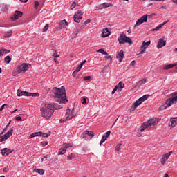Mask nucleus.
Segmentation results:
<instances>
[{"mask_svg":"<svg viewBox=\"0 0 177 177\" xmlns=\"http://www.w3.org/2000/svg\"><path fill=\"white\" fill-rule=\"evenodd\" d=\"M53 93L54 95L55 102H57L60 104H66V103L68 102L66 95V88L64 86H62L61 88H54L53 89Z\"/></svg>","mask_w":177,"mask_h":177,"instance_id":"nucleus-1","label":"nucleus"},{"mask_svg":"<svg viewBox=\"0 0 177 177\" xmlns=\"http://www.w3.org/2000/svg\"><path fill=\"white\" fill-rule=\"evenodd\" d=\"M55 110H57L55 104H46L40 109L41 115L46 120H49Z\"/></svg>","mask_w":177,"mask_h":177,"instance_id":"nucleus-2","label":"nucleus"},{"mask_svg":"<svg viewBox=\"0 0 177 177\" xmlns=\"http://www.w3.org/2000/svg\"><path fill=\"white\" fill-rule=\"evenodd\" d=\"M149 99V95H145L142 97H140L138 100H136L133 104L131 108V110L132 111H135L136 109V107H138L142 104V102H145V100H147Z\"/></svg>","mask_w":177,"mask_h":177,"instance_id":"nucleus-3","label":"nucleus"},{"mask_svg":"<svg viewBox=\"0 0 177 177\" xmlns=\"http://www.w3.org/2000/svg\"><path fill=\"white\" fill-rule=\"evenodd\" d=\"M65 117L66 118L60 119L59 122H64L74 118V117H75V113H74V111L68 109L65 113Z\"/></svg>","mask_w":177,"mask_h":177,"instance_id":"nucleus-4","label":"nucleus"},{"mask_svg":"<svg viewBox=\"0 0 177 177\" xmlns=\"http://www.w3.org/2000/svg\"><path fill=\"white\" fill-rule=\"evenodd\" d=\"M153 16H156L155 13H152L151 15H145L142 17H141L136 23L134 27H138L140 26V24H143V23H146L147 21V17L149 19H151Z\"/></svg>","mask_w":177,"mask_h":177,"instance_id":"nucleus-5","label":"nucleus"},{"mask_svg":"<svg viewBox=\"0 0 177 177\" xmlns=\"http://www.w3.org/2000/svg\"><path fill=\"white\" fill-rule=\"evenodd\" d=\"M118 41H119V44L120 45H122L123 44H132V39L131 38L127 37L126 35L123 34L121 35L119 38L118 39Z\"/></svg>","mask_w":177,"mask_h":177,"instance_id":"nucleus-6","label":"nucleus"},{"mask_svg":"<svg viewBox=\"0 0 177 177\" xmlns=\"http://www.w3.org/2000/svg\"><path fill=\"white\" fill-rule=\"evenodd\" d=\"M35 136H42V138H48L50 136V132L46 133H42V131L35 132L32 133L29 136V139H32V138H35Z\"/></svg>","mask_w":177,"mask_h":177,"instance_id":"nucleus-7","label":"nucleus"},{"mask_svg":"<svg viewBox=\"0 0 177 177\" xmlns=\"http://www.w3.org/2000/svg\"><path fill=\"white\" fill-rule=\"evenodd\" d=\"M174 103L175 102L173 101L172 98L170 97L167 99L165 104L160 106L159 109L160 111H162V110H165V109H167V107H170V106H172Z\"/></svg>","mask_w":177,"mask_h":177,"instance_id":"nucleus-8","label":"nucleus"},{"mask_svg":"<svg viewBox=\"0 0 177 177\" xmlns=\"http://www.w3.org/2000/svg\"><path fill=\"white\" fill-rule=\"evenodd\" d=\"M94 136H95V133L92 131H84L81 135V138H86V140H88V139H92Z\"/></svg>","mask_w":177,"mask_h":177,"instance_id":"nucleus-9","label":"nucleus"},{"mask_svg":"<svg viewBox=\"0 0 177 177\" xmlns=\"http://www.w3.org/2000/svg\"><path fill=\"white\" fill-rule=\"evenodd\" d=\"M28 64H22L19 66L17 68V74H20V73H26L27 70H28Z\"/></svg>","mask_w":177,"mask_h":177,"instance_id":"nucleus-10","label":"nucleus"},{"mask_svg":"<svg viewBox=\"0 0 177 177\" xmlns=\"http://www.w3.org/2000/svg\"><path fill=\"white\" fill-rule=\"evenodd\" d=\"M12 135H13V129H10L6 134L1 137L0 142H5V140L9 139L12 136Z\"/></svg>","mask_w":177,"mask_h":177,"instance_id":"nucleus-11","label":"nucleus"},{"mask_svg":"<svg viewBox=\"0 0 177 177\" xmlns=\"http://www.w3.org/2000/svg\"><path fill=\"white\" fill-rule=\"evenodd\" d=\"M82 11L79 10L77 11L73 17L74 19V21H75V23H80L81 21V20H82Z\"/></svg>","mask_w":177,"mask_h":177,"instance_id":"nucleus-12","label":"nucleus"},{"mask_svg":"<svg viewBox=\"0 0 177 177\" xmlns=\"http://www.w3.org/2000/svg\"><path fill=\"white\" fill-rule=\"evenodd\" d=\"M68 147H71V145L70 144H64L61 149H59L58 154L59 156H62V154H65L66 151H67V149Z\"/></svg>","mask_w":177,"mask_h":177,"instance_id":"nucleus-13","label":"nucleus"},{"mask_svg":"<svg viewBox=\"0 0 177 177\" xmlns=\"http://www.w3.org/2000/svg\"><path fill=\"white\" fill-rule=\"evenodd\" d=\"M150 44H151V41H149L147 42H142V44L140 48V53H139V55H143V53H145V52H146V48H147L148 46H149Z\"/></svg>","mask_w":177,"mask_h":177,"instance_id":"nucleus-14","label":"nucleus"},{"mask_svg":"<svg viewBox=\"0 0 177 177\" xmlns=\"http://www.w3.org/2000/svg\"><path fill=\"white\" fill-rule=\"evenodd\" d=\"M23 16V12L21 11H15V12L13 15V17H11L12 20L13 21L17 20L19 17H21Z\"/></svg>","mask_w":177,"mask_h":177,"instance_id":"nucleus-15","label":"nucleus"},{"mask_svg":"<svg viewBox=\"0 0 177 177\" xmlns=\"http://www.w3.org/2000/svg\"><path fill=\"white\" fill-rule=\"evenodd\" d=\"M171 154H172V152H169V153H166L164 154L162 156V158L161 159V164L162 165H164V164H165V162H167V160L169 158V157L171 156Z\"/></svg>","mask_w":177,"mask_h":177,"instance_id":"nucleus-16","label":"nucleus"},{"mask_svg":"<svg viewBox=\"0 0 177 177\" xmlns=\"http://www.w3.org/2000/svg\"><path fill=\"white\" fill-rule=\"evenodd\" d=\"M110 6H112L111 3H104L99 5L98 6H97V9L98 10H100L102 9H106V8H110Z\"/></svg>","mask_w":177,"mask_h":177,"instance_id":"nucleus-17","label":"nucleus"},{"mask_svg":"<svg viewBox=\"0 0 177 177\" xmlns=\"http://www.w3.org/2000/svg\"><path fill=\"white\" fill-rule=\"evenodd\" d=\"M165 45H167V41L160 39L158 41L157 48L158 49H161V48H163V46H165Z\"/></svg>","mask_w":177,"mask_h":177,"instance_id":"nucleus-18","label":"nucleus"},{"mask_svg":"<svg viewBox=\"0 0 177 177\" xmlns=\"http://www.w3.org/2000/svg\"><path fill=\"white\" fill-rule=\"evenodd\" d=\"M116 58H118L120 63H121L124 59V50H121L120 52H118L116 55Z\"/></svg>","mask_w":177,"mask_h":177,"instance_id":"nucleus-19","label":"nucleus"},{"mask_svg":"<svg viewBox=\"0 0 177 177\" xmlns=\"http://www.w3.org/2000/svg\"><path fill=\"white\" fill-rule=\"evenodd\" d=\"M157 120L156 118L151 119L148 120L147 122H145V124H147V127H150L152 125H156Z\"/></svg>","mask_w":177,"mask_h":177,"instance_id":"nucleus-20","label":"nucleus"},{"mask_svg":"<svg viewBox=\"0 0 177 177\" xmlns=\"http://www.w3.org/2000/svg\"><path fill=\"white\" fill-rule=\"evenodd\" d=\"M17 96H28V95H30V93L27 91H23L19 89L17 92Z\"/></svg>","mask_w":177,"mask_h":177,"instance_id":"nucleus-21","label":"nucleus"},{"mask_svg":"<svg viewBox=\"0 0 177 177\" xmlns=\"http://www.w3.org/2000/svg\"><path fill=\"white\" fill-rule=\"evenodd\" d=\"M111 32L109 30V28H106L103 30L102 37V38H106V37H109L110 35Z\"/></svg>","mask_w":177,"mask_h":177,"instance_id":"nucleus-22","label":"nucleus"},{"mask_svg":"<svg viewBox=\"0 0 177 177\" xmlns=\"http://www.w3.org/2000/svg\"><path fill=\"white\" fill-rule=\"evenodd\" d=\"M174 67H176V64H167V65H165L163 66V70H169Z\"/></svg>","mask_w":177,"mask_h":177,"instance_id":"nucleus-23","label":"nucleus"},{"mask_svg":"<svg viewBox=\"0 0 177 177\" xmlns=\"http://www.w3.org/2000/svg\"><path fill=\"white\" fill-rule=\"evenodd\" d=\"M171 98L173 100L174 103H177V91L174 92L171 94Z\"/></svg>","mask_w":177,"mask_h":177,"instance_id":"nucleus-24","label":"nucleus"},{"mask_svg":"<svg viewBox=\"0 0 177 177\" xmlns=\"http://www.w3.org/2000/svg\"><path fill=\"white\" fill-rule=\"evenodd\" d=\"M124 82H120L118 85H116V86H118V92H121L122 91V89H124Z\"/></svg>","mask_w":177,"mask_h":177,"instance_id":"nucleus-25","label":"nucleus"},{"mask_svg":"<svg viewBox=\"0 0 177 177\" xmlns=\"http://www.w3.org/2000/svg\"><path fill=\"white\" fill-rule=\"evenodd\" d=\"M169 125L170 127H175L177 125V120L175 118H171L170 122H169Z\"/></svg>","mask_w":177,"mask_h":177,"instance_id":"nucleus-26","label":"nucleus"},{"mask_svg":"<svg viewBox=\"0 0 177 177\" xmlns=\"http://www.w3.org/2000/svg\"><path fill=\"white\" fill-rule=\"evenodd\" d=\"M10 53V50L1 49L0 50V56H3V55H6V54Z\"/></svg>","mask_w":177,"mask_h":177,"instance_id":"nucleus-27","label":"nucleus"},{"mask_svg":"<svg viewBox=\"0 0 177 177\" xmlns=\"http://www.w3.org/2000/svg\"><path fill=\"white\" fill-rule=\"evenodd\" d=\"M59 26H60L61 28H64V27H66V26H68V23L67 21H66V20H62L60 22Z\"/></svg>","mask_w":177,"mask_h":177,"instance_id":"nucleus-28","label":"nucleus"},{"mask_svg":"<svg viewBox=\"0 0 177 177\" xmlns=\"http://www.w3.org/2000/svg\"><path fill=\"white\" fill-rule=\"evenodd\" d=\"M12 33H13V31L12 30L6 32V33L4 34V38H10V37H12Z\"/></svg>","mask_w":177,"mask_h":177,"instance_id":"nucleus-29","label":"nucleus"},{"mask_svg":"<svg viewBox=\"0 0 177 177\" xmlns=\"http://www.w3.org/2000/svg\"><path fill=\"white\" fill-rule=\"evenodd\" d=\"M10 62H12V58L10 57V56L9 55L6 56L4 59V62L7 63V64H9Z\"/></svg>","mask_w":177,"mask_h":177,"instance_id":"nucleus-30","label":"nucleus"},{"mask_svg":"<svg viewBox=\"0 0 177 177\" xmlns=\"http://www.w3.org/2000/svg\"><path fill=\"white\" fill-rule=\"evenodd\" d=\"M146 82H147V79H142V80H140V82H138L137 83V86H140V85H143V84H146Z\"/></svg>","mask_w":177,"mask_h":177,"instance_id":"nucleus-31","label":"nucleus"},{"mask_svg":"<svg viewBox=\"0 0 177 177\" xmlns=\"http://www.w3.org/2000/svg\"><path fill=\"white\" fill-rule=\"evenodd\" d=\"M35 172H37V174H39L40 175H44V174H45V171L42 169H35Z\"/></svg>","mask_w":177,"mask_h":177,"instance_id":"nucleus-32","label":"nucleus"},{"mask_svg":"<svg viewBox=\"0 0 177 177\" xmlns=\"http://www.w3.org/2000/svg\"><path fill=\"white\" fill-rule=\"evenodd\" d=\"M146 128H148L147 124L145 123V122L141 125V128H140V132H143V131H145V129H146Z\"/></svg>","mask_w":177,"mask_h":177,"instance_id":"nucleus-33","label":"nucleus"},{"mask_svg":"<svg viewBox=\"0 0 177 177\" xmlns=\"http://www.w3.org/2000/svg\"><path fill=\"white\" fill-rule=\"evenodd\" d=\"M75 158V155L74 153H71L69 156L67 157V160L68 161H71V160L74 159Z\"/></svg>","mask_w":177,"mask_h":177,"instance_id":"nucleus-34","label":"nucleus"},{"mask_svg":"<svg viewBox=\"0 0 177 177\" xmlns=\"http://www.w3.org/2000/svg\"><path fill=\"white\" fill-rule=\"evenodd\" d=\"M105 140H107V136H105L104 135L102 136L101 141L100 142V146L104 143Z\"/></svg>","mask_w":177,"mask_h":177,"instance_id":"nucleus-35","label":"nucleus"},{"mask_svg":"<svg viewBox=\"0 0 177 177\" xmlns=\"http://www.w3.org/2000/svg\"><path fill=\"white\" fill-rule=\"evenodd\" d=\"M162 28V25H161V24H160L155 28L151 29V31H158V30H160V28Z\"/></svg>","mask_w":177,"mask_h":177,"instance_id":"nucleus-36","label":"nucleus"},{"mask_svg":"<svg viewBox=\"0 0 177 177\" xmlns=\"http://www.w3.org/2000/svg\"><path fill=\"white\" fill-rule=\"evenodd\" d=\"M8 151V148H3L1 151V153L3 156H6Z\"/></svg>","mask_w":177,"mask_h":177,"instance_id":"nucleus-37","label":"nucleus"},{"mask_svg":"<svg viewBox=\"0 0 177 177\" xmlns=\"http://www.w3.org/2000/svg\"><path fill=\"white\" fill-rule=\"evenodd\" d=\"M28 96H32V97H36L37 96H39V94H38V93H29V94H28Z\"/></svg>","mask_w":177,"mask_h":177,"instance_id":"nucleus-38","label":"nucleus"},{"mask_svg":"<svg viewBox=\"0 0 177 177\" xmlns=\"http://www.w3.org/2000/svg\"><path fill=\"white\" fill-rule=\"evenodd\" d=\"M98 53H102V55H108L107 52H106L103 49H99L97 50Z\"/></svg>","mask_w":177,"mask_h":177,"instance_id":"nucleus-39","label":"nucleus"},{"mask_svg":"<svg viewBox=\"0 0 177 177\" xmlns=\"http://www.w3.org/2000/svg\"><path fill=\"white\" fill-rule=\"evenodd\" d=\"M115 151H120L121 150V144H118L115 149Z\"/></svg>","mask_w":177,"mask_h":177,"instance_id":"nucleus-40","label":"nucleus"},{"mask_svg":"<svg viewBox=\"0 0 177 177\" xmlns=\"http://www.w3.org/2000/svg\"><path fill=\"white\" fill-rule=\"evenodd\" d=\"M49 29V24H46L44 28H43V32H46Z\"/></svg>","mask_w":177,"mask_h":177,"instance_id":"nucleus-41","label":"nucleus"},{"mask_svg":"<svg viewBox=\"0 0 177 177\" xmlns=\"http://www.w3.org/2000/svg\"><path fill=\"white\" fill-rule=\"evenodd\" d=\"M117 91H118V86H115V88H113V90L111 92L112 95H114L115 93V92H117Z\"/></svg>","mask_w":177,"mask_h":177,"instance_id":"nucleus-42","label":"nucleus"},{"mask_svg":"<svg viewBox=\"0 0 177 177\" xmlns=\"http://www.w3.org/2000/svg\"><path fill=\"white\" fill-rule=\"evenodd\" d=\"M117 91H118V86H115V88H113V90L111 92L112 95H114L115 93V92H117Z\"/></svg>","mask_w":177,"mask_h":177,"instance_id":"nucleus-43","label":"nucleus"},{"mask_svg":"<svg viewBox=\"0 0 177 177\" xmlns=\"http://www.w3.org/2000/svg\"><path fill=\"white\" fill-rule=\"evenodd\" d=\"M117 91H118V86H115V88H113V90L111 92L112 95H114L115 93V92H117Z\"/></svg>","mask_w":177,"mask_h":177,"instance_id":"nucleus-44","label":"nucleus"},{"mask_svg":"<svg viewBox=\"0 0 177 177\" xmlns=\"http://www.w3.org/2000/svg\"><path fill=\"white\" fill-rule=\"evenodd\" d=\"M117 91H118V86H115V88H113V90L111 92L112 95H114L115 93V92H117Z\"/></svg>","mask_w":177,"mask_h":177,"instance_id":"nucleus-45","label":"nucleus"},{"mask_svg":"<svg viewBox=\"0 0 177 177\" xmlns=\"http://www.w3.org/2000/svg\"><path fill=\"white\" fill-rule=\"evenodd\" d=\"M48 158H50V155H46V156H44V157L41 159V161H46V160H48Z\"/></svg>","mask_w":177,"mask_h":177,"instance_id":"nucleus-46","label":"nucleus"},{"mask_svg":"<svg viewBox=\"0 0 177 177\" xmlns=\"http://www.w3.org/2000/svg\"><path fill=\"white\" fill-rule=\"evenodd\" d=\"M81 68H82V66L80 65L78 66V67L76 68V70L75 71L76 73H79L81 71Z\"/></svg>","mask_w":177,"mask_h":177,"instance_id":"nucleus-47","label":"nucleus"},{"mask_svg":"<svg viewBox=\"0 0 177 177\" xmlns=\"http://www.w3.org/2000/svg\"><path fill=\"white\" fill-rule=\"evenodd\" d=\"M38 6H39V2L35 1V9H38Z\"/></svg>","mask_w":177,"mask_h":177,"instance_id":"nucleus-48","label":"nucleus"},{"mask_svg":"<svg viewBox=\"0 0 177 177\" xmlns=\"http://www.w3.org/2000/svg\"><path fill=\"white\" fill-rule=\"evenodd\" d=\"M75 6H77V3H75V1H74L72 5L71 6V9L73 10L74 9V8H75Z\"/></svg>","mask_w":177,"mask_h":177,"instance_id":"nucleus-49","label":"nucleus"},{"mask_svg":"<svg viewBox=\"0 0 177 177\" xmlns=\"http://www.w3.org/2000/svg\"><path fill=\"white\" fill-rule=\"evenodd\" d=\"M53 56L55 57H60V55L57 54V51L55 50V53L53 54Z\"/></svg>","mask_w":177,"mask_h":177,"instance_id":"nucleus-50","label":"nucleus"},{"mask_svg":"<svg viewBox=\"0 0 177 177\" xmlns=\"http://www.w3.org/2000/svg\"><path fill=\"white\" fill-rule=\"evenodd\" d=\"M12 153H13V151L8 149L6 156H9L10 154H12Z\"/></svg>","mask_w":177,"mask_h":177,"instance_id":"nucleus-51","label":"nucleus"},{"mask_svg":"<svg viewBox=\"0 0 177 177\" xmlns=\"http://www.w3.org/2000/svg\"><path fill=\"white\" fill-rule=\"evenodd\" d=\"M84 81H89L91 80V76H86L84 77Z\"/></svg>","mask_w":177,"mask_h":177,"instance_id":"nucleus-52","label":"nucleus"},{"mask_svg":"<svg viewBox=\"0 0 177 177\" xmlns=\"http://www.w3.org/2000/svg\"><path fill=\"white\" fill-rule=\"evenodd\" d=\"M46 145H48V142L47 141L41 142V146L45 147Z\"/></svg>","mask_w":177,"mask_h":177,"instance_id":"nucleus-53","label":"nucleus"},{"mask_svg":"<svg viewBox=\"0 0 177 177\" xmlns=\"http://www.w3.org/2000/svg\"><path fill=\"white\" fill-rule=\"evenodd\" d=\"M82 104H86V98H83L82 100Z\"/></svg>","mask_w":177,"mask_h":177,"instance_id":"nucleus-54","label":"nucleus"},{"mask_svg":"<svg viewBox=\"0 0 177 177\" xmlns=\"http://www.w3.org/2000/svg\"><path fill=\"white\" fill-rule=\"evenodd\" d=\"M88 23H91V19H87L86 21H84V26H86V24H88Z\"/></svg>","mask_w":177,"mask_h":177,"instance_id":"nucleus-55","label":"nucleus"},{"mask_svg":"<svg viewBox=\"0 0 177 177\" xmlns=\"http://www.w3.org/2000/svg\"><path fill=\"white\" fill-rule=\"evenodd\" d=\"M167 23H169V20L165 21L163 23L160 24V25H162V27H164Z\"/></svg>","mask_w":177,"mask_h":177,"instance_id":"nucleus-56","label":"nucleus"},{"mask_svg":"<svg viewBox=\"0 0 177 177\" xmlns=\"http://www.w3.org/2000/svg\"><path fill=\"white\" fill-rule=\"evenodd\" d=\"M110 133H111V131H109L106 133V135L104 136H106V138H109V136H110Z\"/></svg>","mask_w":177,"mask_h":177,"instance_id":"nucleus-57","label":"nucleus"},{"mask_svg":"<svg viewBox=\"0 0 177 177\" xmlns=\"http://www.w3.org/2000/svg\"><path fill=\"white\" fill-rule=\"evenodd\" d=\"M85 63H86V60H84V61L82 62L81 64L79 66L82 67V66H84Z\"/></svg>","mask_w":177,"mask_h":177,"instance_id":"nucleus-58","label":"nucleus"},{"mask_svg":"<svg viewBox=\"0 0 177 177\" xmlns=\"http://www.w3.org/2000/svg\"><path fill=\"white\" fill-rule=\"evenodd\" d=\"M15 118L17 121H21V117L20 116L16 117Z\"/></svg>","mask_w":177,"mask_h":177,"instance_id":"nucleus-59","label":"nucleus"},{"mask_svg":"<svg viewBox=\"0 0 177 177\" xmlns=\"http://www.w3.org/2000/svg\"><path fill=\"white\" fill-rule=\"evenodd\" d=\"M9 171V168L8 167H5L3 169V172H8Z\"/></svg>","mask_w":177,"mask_h":177,"instance_id":"nucleus-60","label":"nucleus"},{"mask_svg":"<svg viewBox=\"0 0 177 177\" xmlns=\"http://www.w3.org/2000/svg\"><path fill=\"white\" fill-rule=\"evenodd\" d=\"M5 106H6V104H3L1 106V107L0 108V111H2V110H3V109H5Z\"/></svg>","mask_w":177,"mask_h":177,"instance_id":"nucleus-61","label":"nucleus"},{"mask_svg":"<svg viewBox=\"0 0 177 177\" xmlns=\"http://www.w3.org/2000/svg\"><path fill=\"white\" fill-rule=\"evenodd\" d=\"M54 62L56 63V64H59V61H57V59L56 57L54 58Z\"/></svg>","mask_w":177,"mask_h":177,"instance_id":"nucleus-62","label":"nucleus"},{"mask_svg":"<svg viewBox=\"0 0 177 177\" xmlns=\"http://www.w3.org/2000/svg\"><path fill=\"white\" fill-rule=\"evenodd\" d=\"M135 61H132L131 63V66H132V67H135Z\"/></svg>","mask_w":177,"mask_h":177,"instance_id":"nucleus-63","label":"nucleus"},{"mask_svg":"<svg viewBox=\"0 0 177 177\" xmlns=\"http://www.w3.org/2000/svg\"><path fill=\"white\" fill-rule=\"evenodd\" d=\"M173 3H176L177 5V0H172Z\"/></svg>","mask_w":177,"mask_h":177,"instance_id":"nucleus-64","label":"nucleus"}]
</instances>
